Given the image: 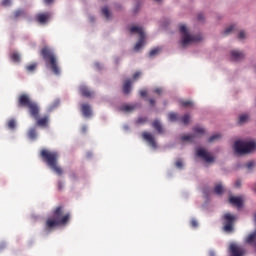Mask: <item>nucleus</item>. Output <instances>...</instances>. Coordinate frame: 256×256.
Segmentation results:
<instances>
[{
    "instance_id": "nucleus-21",
    "label": "nucleus",
    "mask_w": 256,
    "mask_h": 256,
    "mask_svg": "<svg viewBox=\"0 0 256 256\" xmlns=\"http://www.w3.org/2000/svg\"><path fill=\"white\" fill-rule=\"evenodd\" d=\"M131 85H132V82L129 79L124 82L122 91L125 95L131 92Z\"/></svg>"
},
{
    "instance_id": "nucleus-14",
    "label": "nucleus",
    "mask_w": 256,
    "mask_h": 256,
    "mask_svg": "<svg viewBox=\"0 0 256 256\" xmlns=\"http://www.w3.org/2000/svg\"><path fill=\"white\" fill-rule=\"evenodd\" d=\"M229 203L238 209L243 207V199L241 197L231 196L229 198Z\"/></svg>"
},
{
    "instance_id": "nucleus-36",
    "label": "nucleus",
    "mask_w": 256,
    "mask_h": 256,
    "mask_svg": "<svg viewBox=\"0 0 256 256\" xmlns=\"http://www.w3.org/2000/svg\"><path fill=\"white\" fill-rule=\"evenodd\" d=\"M37 67V64H30L28 66H26V70L33 72Z\"/></svg>"
},
{
    "instance_id": "nucleus-12",
    "label": "nucleus",
    "mask_w": 256,
    "mask_h": 256,
    "mask_svg": "<svg viewBox=\"0 0 256 256\" xmlns=\"http://www.w3.org/2000/svg\"><path fill=\"white\" fill-rule=\"evenodd\" d=\"M50 18H51V13L44 12V13L36 14V17L34 19H36V22L40 24H46Z\"/></svg>"
},
{
    "instance_id": "nucleus-26",
    "label": "nucleus",
    "mask_w": 256,
    "mask_h": 256,
    "mask_svg": "<svg viewBox=\"0 0 256 256\" xmlns=\"http://www.w3.org/2000/svg\"><path fill=\"white\" fill-rule=\"evenodd\" d=\"M225 189L222 186V184H216L214 187V193L215 195H223Z\"/></svg>"
},
{
    "instance_id": "nucleus-45",
    "label": "nucleus",
    "mask_w": 256,
    "mask_h": 256,
    "mask_svg": "<svg viewBox=\"0 0 256 256\" xmlns=\"http://www.w3.org/2000/svg\"><path fill=\"white\" fill-rule=\"evenodd\" d=\"M141 76V72H136L133 74L132 79L137 80Z\"/></svg>"
},
{
    "instance_id": "nucleus-10",
    "label": "nucleus",
    "mask_w": 256,
    "mask_h": 256,
    "mask_svg": "<svg viewBox=\"0 0 256 256\" xmlns=\"http://www.w3.org/2000/svg\"><path fill=\"white\" fill-rule=\"evenodd\" d=\"M229 251L231 256H245L246 254V250L235 243L230 244Z\"/></svg>"
},
{
    "instance_id": "nucleus-17",
    "label": "nucleus",
    "mask_w": 256,
    "mask_h": 256,
    "mask_svg": "<svg viewBox=\"0 0 256 256\" xmlns=\"http://www.w3.org/2000/svg\"><path fill=\"white\" fill-rule=\"evenodd\" d=\"M79 92L81 94V96L85 97V98H91L92 96H94V92H92L88 87L82 85L79 87Z\"/></svg>"
},
{
    "instance_id": "nucleus-33",
    "label": "nucleus",
    "mask_w": 256,
    "mask_h": 256,
    "mask_svg": "<svg viewBox=\"0 0 256 256\" xmlns=\"http://www.w3.org/2000/svg\"><path fill=\"white\" fill-rule=\"evenodd\" d=\"M10 59H12V61L14 62H20L21 57L18 53H12V55L10 56Z\"/></svg>"
},
{
    "instance_id": "nucleus-40",
    "label": "nucleus",
    "mask_w": 256,
    "mask_h": 256,
    "mask_svg": "<svg viewBox=\"0 0 256 256\" xmlns=\"http://www.w3.org/2000/svg\"><path fill=\"white\" fill-rule=\"evenodd\" d=\"M147 94H148V92H147V90H145V89H142V90L139 91V95H140L141 97H146Z\"/></svg>"
},
{
    "instance_id": "nucleus-25",
    "label": "nucleus",
    "mask_w": 256,
    "mask_h": 256,
    "mask_svg": "<svg viewBox=\"0 0 256 256\" xmlns=\"http://www.w3.org/2000/svg\"><path fill=\"white\" fill-rule=\"evenodd\" d=\"M145 44V36L139 37V40L134 46V50L138 51L140 50Z\"/></svg>"
},
{
    "instance_id": "nucleus-18",
    "label": "nucleus",
    "mask_w": 256,
    "mask_h": 256,
    "mask_svg": "<svg viewBox=\"0 0 256 256\" xmlns=\"http://www.w3.org/2000/svg\"><path fill=\"white\" fill-rule=\"evenodd\" d=\"M81 112L85 117H90L92 115L91 106L89 104H82Z\"/></svg>"
},
{
    "instance_id": "nucleus-32",
    "label": "nucleus",
    "mask_w": 256,
    "mask_h": 256,
    "mask_svg": "<svg viewBox=\"0 0 256 256\" xmlns=\"http://www.w3.org/2000/svg\"><path fill=\"white\" fill-rule=\"evenodd\" d=\"M180 104L184 107H193L194 103L190 100H182L180 101Z\"/></svg>"
},
{
    "instance_id": "nucleus-50",
    "label": "nucleus",
    "mask_w": 256,
    "mask_h": 256,
    "mask_svg": "<svg viewBox=\"0 0 256 256\" xmlns=\"http://www.w3.org/2000/svg\"><path fill=\"white\" fill-rule=\"evenodd\" d=\"M148 101L151 106H155L156 101L154 99H149Z\"/></svg>"
},
{
    "instance_id": "nucleus-47",
    "label": "nucleus",
    "mask_w": 256,
    "mask_h": 256,
    "mask_svg": "<svg viewBox=\"0 0 256 256\" xmlns=\"http://www.w3.org/2000/svg\"><path fill=\"white\" fill-rule=\"evenodd\" d=\"M190 225H191V227H198V222H197V220H191L190 221Z\"/></svg>"
},
{
    "instance_id": "nucleus-9",
    "label": "nucleus",
    "mask_w": 256,
    "mask_h": 256,
    "mask_svg": "<svg viewBox=\"0 0 256 256\" xmlns=\"http://www.w3.org/2000/svg\"><path fill=\"white\" fill-rule=\"evenodd\" d=\"M196 155L197 157H200L205 163H214L215 158L212 156L211 153H209L207 150L204 148H199L196 150Z\"/></svg>"
},
{
    "instance_id": "nucleus-7",
    "label": "nucleus",
    "mask_w": 256,
    "mask_h": 256,
    "mask_svg": "<svg viewBox=\"0 0 256 256\" xmlns=\"http://www.w3.org/2000/svg\"><path fill=\"white\" fill-rule=\"evenodd\" d=\"M222 220H223V231H225V233H233L234 224H235V221H237V217L235 215H232L231 213H225L222 216Z\"/></svg>"
},
{
    "instance_id": "nucleus-27",
    "label": "nucleus",
    "mask_w": 256,
    "mask_h": 256,
    "mask_svg": "<svg viewBox=\"0 0 256 256\" xmlns=\"http://www.w3.org/2000/svg\"><path fill=\"white\" fill-rule=\"evenodd\" d=\"M37 129L36 128H30L28 130V138H30L31 140H35L37 139Z\"/></svg>"
},
{
    "instance_id": "nucleus-16",
    "label": "nucleus",
    "mask_w": 256,
    "mask_h": 256,
    "mask_svg": "<svg viewBox=\"0 0 256 256\" xmlns=\"http://www.w3.org/2000/svg\"><path fill=\"white\" fill-rule=\"evenodd\" d=\"M230 55H231V60L232 61H241L242 59L245 58V54L241 51H238V50H232L230 52Z\"/></svg>"
},
{
    "instance_id": "nucleus-5",
    "label": "nucleus",
    "mask_w": 256,
    "mask_h": 256,
    "mask_svg": "<svg viewBox=\"0 0 256 256\" xmlns=\"http://www.w3.org/2000/svg\"><path fill=\"white\" fill-rule=\"evenodd\" d=\"M256 149L255 141H242L237 140L234 143V151L237 155H246L247 153H252Z\"/></svg>"
},
{
    "instance_id": "nucleus-53",
    "label": "nucleus",
    "mask_w": 256,
    "mask_h": 256,
    "mask_svg": "<svg viewBox=\"0 0 256 256\" xmlns=\"http://www.w3.org/2000/svg\"><path fill=\"white\" fill-rule=\"evenodd\" d=\"M209 256H216V253H215L214 251H211V252L209 253Z\"/></svg>"
},
{
    "instance_id": "nucleus-4",
    "label": "nucleus",
    "mask_w": 256,
    "mask_h": 256,
    "mask_svg": "<svg viewBox=\"0 0 256 256\" xmlns=\"http://www.w3.org/2000/svg\"><path fill=\"white\" fill-rule=\"evenodd\" d=\"M40 55H42V58H44V62H46V67L50 68L52 72L56 75H60L61 70L58 66L57 57L53 51L48 46H44L42 50H40Z\"/></svg>"
},
{
    "instance_id": "nucleus-41",
    "label": "nucleus",
    "mask_w": 256,
    "mask_h": 256,
    "mask_svg": "<svg viewBox=\"0 0 256 256\" xmlns=\"http://www.w3.org/2000/svg\"><path fill=\"white\" fill-rule=\"evenodd\" d=\"M11 5V0H2V6H10Z\"/></svg>"
},
{
    "instance_id": "nucleus-15",
    "label": "nucleus",
    "mask_w": 256,
    "mask_h": 256,
    "mask_svg": "<svg viewBox=\"0 0 256 256\" xmlns=\"http://www.w3.org/2000/svg\"><path fill=\"white\" fill-rule=\"evenodd\" d=\"M140 105L138 104H123L121 106H119L118 110L122 111V112H126V113H130L133 112L137 107H139Z\"/></svg>"
},
{
    "instance_id": "nucleus-34",
    "label": "nucleus",
    "mask_w": 256,
    "mask_h": 256,
    "mask_svg": "<svg viewBox=\"0 0 256 256\" xmlns=\"http://www.w3.org/2000/svg\"><path fill=\"white\" fill-rule=\"evenodd\" d=\"M220 138H221V134H215V135H212L211 137H209L208 142L212 143Z\"/></svg>"
},
{
    "instance_id": "nucleus-37",
    "label": "nucleus",
    "mask_w": 256,
    "mask_h": 256,
    "mask_svg": "<svg viewBox=\"0 0 256 256\" xmlns=\"http://www.w3.org/2000/svg\"><path fill=\"white\" fill-rule=\"evenodd\" d=\"M175 167H177V169H183V162L181 160H177L175 162Z\"/></svg>"
},
{
    "instance_id": "nucleus-19",
    "label": "nucleus",
    "mask_w": 256,
    "mask_h": 256,
    "mask_svg": "<svg viewBox=\"0 0 256 256\" xmlns=\"http://www.w3.org/2000/svg\"><path fill=\"white\" fill-rule=\"evenodd\" d=\"M130 33L132 34H138L139 37H145V33L143 31V28L142 27H139V26H132L130 27L129 29Z\"/></svg>"
},
{
    "instance_id": "nucleus-44",
    "label": "nucleus",
    "mask_w": 256,
    "mask_h": 256,
    "mask_svg": "<svg viewBox=\"0 0 256 256\" xmlns=\"http://www.w3.org/2000/svg\"><path fill=\"white\" fill-rule=\"evenodd\" d=\"M59 104H60V100H56V101L52 104V106H50V109H54V108L58 107Z\"/></svg>"
},
{
    "instance_id": "nucleus-1",
    "label": "nucleus",
    "mask_w": 256,
    "mask_h": 256,
    "mask_svg": "<svg viewBox=\"0 0 256 256\" xmlns=\"http://www.w3.org/2000/svg\"><path fill=\"white\" fill-rule=\"evenodd\" d=\"M18 107L19 108H28L30 116L36 120V126L47 128L50 122V116L44 115L40 117L41 109L39 105L32 101V99L27 94H22L18 97Z\"/></svg>"
},
{
    "instance_id": "nucleus-22",
    "label": "nucleus",
    "mask_w": 256,
    "mask_h": 256,
    "mask_svg": "<svg viewBox=\"0 0 256 256\" xmlns=\"http://www.w3.org/2000/svg\"><path fill=\"white\" fill-rule=\"evenodd\" d=\"M180 115L176 112H170L168 113V120L171 121V122H180Z\"/></svg>"
},
{
    "instance_id": "nucleus-3",
    "label": "nucleus",
    "mask_w": 256,
    "mask_h": 256,
    "mask_svg": "<svg viewBox=\"0 0 256 256\" xmlns=\"http://www.w3.org/2000/svg\"><path fill=\"white\" fill-rule=\"evenodd\" d=\"M40 157H42V161H44V163H46V165H48V167H50V169H52V171L58 175V176H62L64 171L61 168V166H59L58 164V160H59V154L58 152H51L47 149H43L42 151H40Z\"/></svg>"
},
{
    "instance_id": "nucleus-23",
    "label": "nucleus",
    "mask_w": 256,
    "mask_h": 256,
    "mask_svg": "<svg viewBox=\"0 0 256 256\" xmlns=\"http://www.w3.org/2000/svg\"><path fill=\"white\" fill-rule=\"evenodd\" d=\"M190 121H191L190 114L186 113L182 117L180 116L179 122L182 123L183 125H186V126L189 125Z\"/></svg>"
},
{
    "instance_id": "nucleus-46",
    "label": "nucleus",
    "mask_w": 256,
    "mask_h": 256,
    "mask_svg": "<svg viewBox=\"0 0 256 256\" xmlns=\"http://www.w3.org/2000/svg\"><path fill=\"white\" fill-rule=\"evenodd\" d=\"M137 122H138L139 124L145 123V122H147V118L140 117V118L137 119Z\"/></svg>"
},
{
    "instance_id": "nucleus-24",
    "label": "nucleus",
    "mask_w": 256,
    "mask_h": 256,
    "mask_svg": "<svg viewBox=\"0 0 256 256\" xmlns=\"http://www.w3.org/2000/svg\"><path fill=\"white\" fill-rule=\"evenodd\" d=\"M152 127L158 132V133H163V127H162V125H161V123H160V121L159 120H154L153 122H152Z\"/></svg>"
},
{
    "instance_id": "nucleus-54",
    "label": "nucleus",
    "mask_w": 256,
    "mask_h": 256,
    "mask_svg": "<svg viewBox=\"0 0 256 256\" xmlns=\"http://www.w3.org/2000/svg\"><path fill=\"white\" fill-rule=\"evenodd\" d=\"M95 66H96L97 68H99V64H98V63H96Z\"/></svg>"
},
{
    "instance_id": "nucleus-6",
    "label": "nucleus",
    "mask_w": 256,
    "mask_h": 256,
    "mask_svg": "<svg viewBox=\"0 0 256 256\" xmlns=\"http://www.w3.org/2000/svg\"><path fill=\"white\" fill-rule=\"evenodd\" d=\"M179 32L182 34L181 45L185 47L193 42H199L202 40L201 35H190L185 25H180Z\"/></svg>"
},
{
    "instance_id": "nucleus-31",
    "label": "nucleus",
    "mask_w": 256,
    "mask_h": 256,
    "mask_svg": "<svg viewBox=\"0 0 256 256\" xmlns=\"http://www.w3.org/2000/svg\"><path fill=\"white\" fill-rule=\"evenodd\" d=\"M249 120V115L247 114H242L239 116V124H244Z\"/></svg>"
},
{
    "instance_id": "nucleus-42",
    "label": "nucleus",
    "mask_w": 256,
    "mask_h": 256,
    "mask_svg": "<svg viewBox=\"0 0 256 256\" xmlns=\"http://www.w3.org/2000/svg\"><path fill=\"white\" fill-rule=\"evenodd\" d=\"M245 38H246L245 32L244 31L239 32L238 39H245Z\"/></svg>"
},
{
    "instance_id": "nucleus-8",
    "label": "nucleus",
    "mask_w": 256,
    "mask_h": 256,
    "mask_svg": "<svg viewBox=\"0 0 256 256\" xmlns=\"http://www.w3.org/2000/svg\"><path fill=\"white\" fill-rule=\"evenodd\" d=\"M194 134L181 136L182 141L193 142L195 137H201L205 134V129L199 126L192 128Z\"/></svg>"
},
{
    "instance_id": "nucleus-20",
    "label": "nucleus",
    "mask_w": 256,
    "mask_h": 256,
    "mask_svg": "<svg viewBox=\"0 0 256 256\" xmlns=\"http://www.w3.org/2000/svg\"><path fill=\"white\" fill-rule=\"evenodd\" d=\"M27 16V12L23 9H18L14 11L12 19L18 20L19 18H25Z\"/></svg>"
},
{
    "instance_id": "nucleus-43",
    "label": "nucleus",
    "mask_w": 256,
    "mask_h": 256,
    "mask_svg": "<svg viewBox=\"0 0 256 256\" xmlns=\"http://www.w3.org/2000/svg\"><path fill=\"white\" fill-rule=\"evenodd\" d=\"M154 93L158 94V95H161L163 93V89L162 88H155L153 90Z\"/></svg>"
},
{
    "instance_id": "nucleus-35",
    "label": "nucleus",
    "mask_w": 256,
    "mask_h": 256,
    "mask_svg": "<svg viewBox=\"0 0 256 256\" xmlns=\"http://www.w3.org/2000/svg\"><path fill=\"white\" fill-rule=\"evenodd\" d=\"M15 127H16V121L14 119H10L8 121V128L15 129Z\"/></svg>"
},
{
    "instance_id": "nucleus-49",
    "label": "nucleus",
    "mask_w": 256,
    "mask_h": 256,
    "mask_svg": "<svg viewBox=\"0 0 256 256\" xmlns=\"http://www.w3.org/2000/svg\"><path fill=\"white\" fill-rule=\"evenodd\" d=\"M197 20L198 21H203L204 20V15L203 14H198L197 15Z\"/></svg>"
},
{
    "instance_id": "nucleus-28",
    "label": "nucleus",
    "mask_w": 256,
    "mask_h": 256,
    "mask_svg": "<svg viewBox=\"0 0 256 256\" xmlns=\"http://www.w3.org/2000/svg\"><path fill=\"white\" fill-rule=\"evenodd\" d=\"M101 13L106 19H110L111 13L108 7H103Z\"/></svg>"
},
{
    "instance_id": "nucleus-38",
    "label": "nucleus",
    "mask_w": 256,
    "mask_h": 256,
    "mask_svg": "<svg viewBox=\"0 0 256 256\" xmlns=\"http://www.w3.org/2000/svg\"><path fill=\"white\" fill-rule=\"evenodd\" d=\"M247 169H253V167H255V162L254 161H250L246 164Z\"/></svg>"
},
{
    "instance_id": "nucleus-39",
    "label": "nucleus",
    "mask_w": 256,
    "mask_h": 256,
    "mask_svg": "<svg viewBox=\"0 0 256 256\" xmlns=\"http://www.w3.org/2000/svg\"><path fill=\"white\" fill-rule=\"evenodd\" d=\"M70 179H71V181H77V179H78L77 174L74 173V172H72V173L70 174Z\"/></svg>"
},
{
    "instance_id": "nucleus-2",
    "label": "nucleus",
    "mask_w": 256,
    "mask_h": 256,
    "mask_svg": "<svg viewBox=\"0 0 256 256\" xmlns=\"http://www.w3.org/2000/svg\"><path fill=\"white\" fill-rule=\"evenodd\" d=\"M71 219L70 213L64 214L63 206H58L52 210V216L46 219V224L44 229L46 231H53L56 227H61L62 225H67Z\"/></svg>"
},
{
    "instance_id": "nucleus-48",
    "label": "nucleus",
    "mask_w": 256,
    "mask_h": 256,
    "mask_svg": "<svg viewBox=\"0 0 256 256\" xmlns=\"http://www.w3.org/2000/svg\"><path fill=\"white\" fill-rule=\"evenodd\" d=\"M64 185L62 181H58V191H62Z\"/></svg>"
},
{
    "instance_id": "nucleus-52",
    "label": "nucleus",
    "mask_w": 256,
    "mask_h": 256,
    "mask_svg": "<svg viewBox=\"0 0 256 256\" xmlns=\"http://www.w3.org/2000/svg\"><path fill=\"white\" fill-rule=\"evenodd\" d=\"M53 1H54V0H44V3H46V4H51V3H53Z\"/></svg>"
},
{
    "instance_id": "nucleus-30",
    "label": "nucleus",
    "mask_w": 256,
    "mask_h": 256,
    "mask_svg": "<svg viewBox=\"0 0 256 256\" xmlns=\"http://www.w3.org/2000/svg\"><path fill=\"white\" fill-rule=\"evenodd\" d=\"M160 52H161V48H159V47L154 48V49H152V50L149 52V57H155V56L158 55Z\"/></svg>"
},
{
    "instance_id": "nucleus-55",
    "label": "nucleus",
    "mask_w": 256,
    "mask_h": 256,
    "mask_svg": "<svg viewBox=\"0 0 256 256\" xmlns=\"http://www.w3.org/2000/svg\"><path fill=\"white\" fill-rule=\"evenodd\" d=\"M154 1H156V2H161L162 0H154Z\"/></svg>"
},
{
    "instance_id": "nucleus-51",
    "label": "nucleus",
    "mask_w": 256,
    "mask_h": 256,
    "mask_svg": "<svg viewBox=\"0 0 256 256\" xmlns=\"http://www.w3.org/2000/svg\"><path fill=\"white\" fill-rule=\"evenodd\" d=\"M235 187H241V181L240 180H237L235 182Z\"/></svg>"
},
{
    "instance_id": "nucleus-11",
    "label": "nucleus",
    "mask_w": 256,
    "mask_h": 256,
    "mask_svg": "<svg viewBox=\"0 0 256 256\" xmlns=\"http://www.w3.org/2000/svg\"><path fill=\"white\" fill-rule=\"evenodd\" d=\"M142 138L150 145L153 149L157 148V142L151 133L143 132Z\"/></svg>"
},
{
    "instance_id": "nucleus-13",
    "label": "nucleus",
    "mask_w": 256,
    "mask_h": 256,
    "mask_svg": "<svg viewBox=\"0 0 256 256\" xmlns=\"http://www.w3.org/2000/svg\"><path fill=\"white\" fill-rule=\"evenodd\" d=\"M254 223L256 224V213L254 214ZM246 243L253 245L256 249V230L246 237Z\"/></svg>"
},
{
    "instance_id": "nucleus-29",
    "label": "nucleus",
    "mask_w": 256,
    "mask_h": 256,
    "mask_svg": "<svg viewBox=\"0 0 256 256\" xmlns=\"http://www.w3.org/2000/svg\"><path fill=\"white\" fill-rule=\"evenodd\" d=\"M236 31V26L235 25H232L228 28H226L224 31H223V34L225 36L229 35L231 32H235Z\"/></svg>"
}]
</instances>
